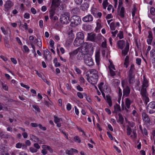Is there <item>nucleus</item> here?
<instances>
[{
	"instance_id": "nucleus-27",
	"label": "nucleus",
	"mask_w": 155,
	"mask_h": 155,
	"mask_svg": "<svg viewBox=\"0 0 155 155\" xmlns=\"http://www.w3.org/2000/svg\"><path fill=\"white\" fill-rule=\"evenodd\" d=\"M81 40L83 39L84 41V35L83 33L81 32H78L77 34V37Z\"/></svg>"
},
{
	"instance_id": "nucleus-42",
	"label": "nucleus",
	"mask_w": 155,
	"mask_h": 155,
	"mask_svg": "<svg viewBox=\"0 0 155 155\" xmlns=\"http://www.w3.org/2000/svg\"><path fill=\"white\" fill-rule=\"evenodd\" d=\"M74 141L75 142L80 143L81 142V140L80 137L78 136H76L74 137Z\"/></svg>"
},
{
	"instance_id": "nucleus-59",
	"label": "nucleus",
	"mask_w": 155,
	"mask_h": 155,
	"mask_svg": "<svg viewBox=\"0 0 155 155\" xmlns=\"http://www.w3.org/2000/svg\"><path fill=\"white\" fill-rule=\"evenodd\" d=\"M148 35L147 36L148 38H153L152 32L150 30L148 31Z\"/></svg>"
},
{
	"instance_id": "nucleus-3",
	"label": "nucleus",
	"mask_w": 155,
	"mask_h": 155,
	"mask_svg": "<svg viewBox=\"0 0 155 155\" xmlns=\"http://www.w3.org/2000/svg\"><path fill=\"white\" fill-rule=\"evenodd\" d=\"M60 20L61 23L67 24L69 23L70 20V13L68 12H65L61 15Z\"/></svg>"
},
{
	"instance_id": "nucleus-35",
	"label": "nucleus",
	"mask_w": 155,
	"mask_h": 155,
	"mask_svg": "<svg viewBox=\"0 0 155 155\" xmlns=\"http://www.w3.org/2000/svg\"><path fill=\"white\" fill-rule=\"evenodd\" d=\"M42 148H45L46 150H48L50 153H52L53 152L52 149L49 146L43 145H42Z\"/></svg>"
},
{
	"instance_id": "nucleus-63",
	"label": "nucleus",
	"mask_w": 155,
	"mask_h": 155,
	"mask_svg": "<svg viewBox=\"0 0 155 155\" xmlns=\"http://www.w3.org/2000/svg\"><path fill=\"white\" fill-rule=\"evenodd\" d=\"M29 150L30 152L32 153H36L37 151V150L33 147H30Z\"/></svg>"
},
{
	"instance_id": "nucleus-44",
	"label": "nucleus",
	"mask_w": 155,
	"mask_h": 155,
	"mask_svg": "<svg viewBox=\"0 0 155 155\" xmlns=\"http://www.w3.org/2000/svg\"><path fill=\"white\" fill-rule=\"evenodd\" d=\"M110 27L111 31H113L115 30L116 27L114 22H111L110 25Z\"/></svg>"
},
{
	"instance_id": "nucleus-16",
	"label": "nucleus",
	"mask_w": 155,
	"mask_h": 155,
	"mask_svg": "<svg viewBox=\"0 0 155 155\" xmlns=\"http://www.w3.org/2000/svg\"><path fill=\"white\" fill-rule=\"evenodd\" d=\"M125 44V41L124 40H119L118 41L117 43V45L118 48L122 50Z\"/></svg>"
},
{
	"instance_id": "nucleus-37",
	"label": "nucleus",
	"mask_w": 155,
	"mask_h": 155,
	"mask_svg": "<svg viewBox=\"0 0 155 155\" xmlns=\"http://www.w3.org/2000/svg\"><path fill=\"white\" fill-rule=\"evenodd\" d=\"M150 57L151 58L155 59V49H153L150 52Z\"/></svg>"
},
{
	"instance_id": "nucleus-14",
	"label": "nucleus",
	"mask_w": 155,
	"mask_h": 155,
	"mask_svg": "<svg viewBox=\"0 0 155 155\" xmlns=\"http://www.w3.org/2000/svg\"><path fill=\"white\" fill-rule=\"evenodd\" d=\"M83 21L85 22H88L93 20V17L91 14H88L84 17L82 18Z\"/></svg>"
},
{
	"instance_id": "nucleus-30",
	"label": "nucleus",
	"mask_w": 155,
	"mask_h": 155,
	"mask_svg": "<svg viewBox=\"0 0 155 155\" xmlns=\"http://www.w3.org/2000/svg\"><path fill=\"white\" fill-rule=\"evenodd\" d=\"M124 12H125V8H124L122 6L121 7L120 9V12L119 15L121 18H123L124 17Z\"/></svg>"
},
{
	"instance_id": "nucleus-26",
	"label": "nucleus",
	"mask_w": 155,
	"mask_h": 155,
	"mask_svg": "<svg viewBox=\"0 0 155 155\" xmlns=\"http://www.w3.org/2000/svg\"><path fill=\"white\" fill-rule=\"evenodd\" d=\"M89 7V4L86 2L84 3L81 6V9L83 11L87 10Z\"/></svg>"
},
{
	"instance_id": "nucleus-47",
	"label": "nucleus",
	"mask_w": 155,
	"mask_h": 155,
	"mask_svg": "<svg viewBox=\"0 0 155 155\" xmlns=\"http://www.w3.org/2000/svg\"><path fill=\"white\" fill-rule=\"evenodd\" d=\"M143 100H144L145 102L147 104V103L149 101V99L147 95H146L142 97Z\"/></svg>"
},
{
	"instance_id": "nucleus-29",
	"label": "nucleus",
	"mask_w": 155,
	"mask_h": 155,
	"mask_svg": "<svg viewBox=\"0 0 155 155\" xmlns=\"http://www.w3.org/2000/svg\"><path fill=\"white\" fill-rule=\"evenodd\" d=\"M4 42L5 47L8 48H9L10 45L9 44L8 38L6 37L4 38Z\"/></svg>"
},
{
	"instance_id": "nucleus-4",
	"label": "nucleus",
	"mask_w": 155,
	"mask_h": 155,
	"mask_svg": "<svg viewBox=\"0 0 155 155\" xmlns=\"http://www.w3.org/2000/svg\"><path fill=\"white\" fill-rule=\"evenodd\" d=\"M121 86L123 88V97H127L130 93V89L129 86L127 85L124 87V84L123 81H121Z\"/></svg>"
},
{
	"instance_id": "nucleus-24",
	"label": "nucleus",
	"mask_w": 155,
	"mask_h": 155,
	"mask_svg": "<svg viewBox=\"0 0 155 155\" xmlns=\"http://www.w3.org/2000/svg\"><path fill=\"white\" fill-rule=\"evenodd\" d=\"M106 101L107 103L108 104L109 106L111 107L112 105V102L110 96L109 95H107L106 96Z\"/></svg>"
},
{
	"instance_id": "nucleus-60",
	"label": "nucleus",
	"mask_w": 155,
	"mask_h": 155,
	"mask_svg": "<svg viewBox=\"0 0 155 155\" xmlns=\"http://www.w3.org/2000/svg\"><path fill=\"white\" fill-rule=\"evenodd\" d=\"M141 60L140 58H137L136 59V63L139 65L141 64Z\"/></svg>"
},
{
	"instance_id": "nucleus-34",
	"label": "nucleus",
	"mask_w": 155,
	"mask_h": 155,
	"mask_svg": "<svg viewBox=\"0 0 155 155\" xmlns=\"http://www.w3.org/2000/svg\"><path fill=\"white\" fill-rule=\"evenodd\" d=\"M126 132L128 136L130 135L132 132L131 128L128 125L126 126Z\"/></svg>"
},
{
	"instance_id": "nucleus-32",
	"label": "nucleus",
	"mask_w": 155,
	"mask_h": 155,
	"mask_svg": "<svg viewBox=\"0 0 155 155\" xmlns=\"http://www.w3.org/2000/svg\"><path fill=\"white\" fill-rule=\"evenodd\" d=\"M55 10L54 8L53 9L51 8L49 11V18L51 20L53 19V17L54 15Z\"/></svg>"
},
{
	"instance_id": "nucleus-8",
	"label": "nucleus",
	"mask_w": 155,
	"mask_h": 155,
	"mask_svg": "<svg viewBox=\"0 0 155 155\" xmlns=\"http://www.w3.org/2000/svg\"><path fill=\"white\" fill-rule=\"evenodd\" d=\"M14 5V3L11 0H7L4 5L5 11L7 12L9 11Z\"/></svg>"
},
{
	"instance_id": "nucleus-38",
	"label": "nucleus",
	"mask_w": 155,
	"mask_h": 155,
	"mask_svg": "<svg viewBox=\"0 0 155 155\" xmlns=\"http://www.w3.org/2000/svg\"><path fill=\"white\" fill-rule=\"evenodd\" d=\"M1 85L2 88L5 91H8V87L7 85L5 84L4 83L2 82L1 83Z\"/></svg>"
},
{
	"instance_id": "nucleus-20",
	"label": "nucleus",
	"mask_w": 155,
	"mask_h": 155,
	"mask_svg": "<svg viewBox=\"0 0 155 155\" xmlns=\"http://www.w3.org/2000/svg\"><path fill=\"white\" fill-rule=\"evenodd\" d=\"M95 61L96 63V64L98 66H99L100 65V52L99 51H97L96 52L95 55Z\"/></svg>"
},
{
	"instance_id": "nucleus-36",
	"label": "nucleus",
	"mask_w": 155,
	"mask_h": 155,
	"mask_svg": "<svg viewBox=\"0 0 155 155\" xmlns=\"http://www.w3.org/2000/svg\"><path fill=\"white\" fill-rule=\"evenodd\" d=\"M89 36L88 38V39L91 41H93L95 40V34H92L91 35L88 34Z\"/></svg>"
},
{
	"instance_id": "nucleus-17",
	"label": "nucleus",
	"mask_w": 155,
	"mask_h": 155,
	"mask_svg": "<svg viewBox=\"0 0 155 155\" xmlns=\"http://www.w3.org/2000/svg\"><path fill=\"white\" fill-rule=\"evenodd\" d=\"M0 28L4 35H7L8 34L10 35L11 31L9 27H8L5 28L3 27H1Z\"/></svg>"
},
{
	"instance_id": "nucleus-40",
	"label": "nucleus",
	"mask_w": 155,
	"mask_h": 155,
	"mask_svg": "<svg viewBox=\"0 0 155 155\" xmlns=\"http://www.w3.org/2000/svg\"><path fill=\"white\" fill-rule=\"evenodd\" d=\"M6 149L4 147H2V148H0V155H4L6 152Z\"/></svg>"
},
{
	"instance_id": "nucleus-15",
	"label": "nucleus",
	"mask_w": 155,
	"mask_h": 155,
	"mask_svg": "<svg viewBox=\"0 0 155 155\" xmlns=\"http://www.w3.org/2000/svg\"><path fill=\"white\" fill-rule=\"evenodd\" d=\"M84 41L83 39H80L76 38L74 41L73 44L76 47H78L81 45L84 42Z\"/></svg>"
},
{
	"instance_id": "nucleus-52",
	"label": "nucleus",
	"mask_w": 155,
	"mask_h": 155,
	"mask_svg": "<svg viewBox=\"0 0 155 155\" xmlns=\"http://www.w3.org/2000/svg\"><path fill=\"white\" fill-rule=\"evenodd\" d=\"M74 70L78 74H80L81 73V70L76 66H74Z\"/></svg>"
},
{
	"instance_id": "nucleus-56",
	"label": "nucleus",
	"mask_w": 155,
	"mask_h": 155,
	"mask_svg": "<svg viewBox=\"0 0 155 155\" xmlns=\"http://www.w3.org/2000/svg\"><path fill=\"white\" fill-rule=\"evenodd\" d=\"M109 70L110 74L111 76H115L116 74L115 72L113 70L111 69L110 67H109Z\"/></svg>"
},
{
	"instance_id": "nucleus-21",
	"label": "nucleus",
	"mask_w": 155,
	"mask_h": 155,
	"mask_svg": "<svg viewBox=\"0 0 155 155\" xmlns=\"http://www.w3.org/2000/svg\"><path fill=\"white\" fill-rule=\"evenodd\" d=\"M114 110L113 112V113H115L117 114L118 113L121 112L120 107L119 105L116 103L114 106Z\"/></svg>"
},
{
	"instance_id": "nucleus-33",
	"label": "nucleus",
	"mask_w": 155,
	"mask_h": 155,
	"mask_svg": "<svg viewBox=\"0 0 155 155\" xmlns=\"http://www.w3.org/2000/svg\"><path fill=\"white\" fill-rule=\"evenodd\" d=\"M91 13L94 16L96 17L97 16V8H92L91 9Z\"/></svg>"
},
{
	"instance_id": "nucleus-12",
	"label": "nucleus",
	"mask_w": 155,
	"mask_h": 155,
	"mask_svg": "<svg viewBox=\"0 0 155 155\" xmlns=\"http://www.w3.org/2000/svg\"><path fill=\"white\" fill-rule=\"evenodd\" d=\"M129 43L127 42L125 48L122 50L121 53L123 56H125L127 54L129 49Z\"/></svg>"
},
{
	"instance_id": "nucleus-48",
	"label": "nucleus",
	"mask_w": 155,
	"mask_h": 155,
	"mask_svg": "<svg viewBox=\"0 0 155 155\" xmlns=\"http://www.w3.org/2000/svg\"><path fill=\"white\" fill-rule=\"evenodd\" d=\"M108 4V3L107 2V0H105V1H103L102 3V5L103 6V8L104 9H106L107 6Z\"/></svg>"
},
{
	"instance_id": "nucleus-19",
	"label": "nucleus",
	"mask_w": 155,
	"mask_h": 155,
	"mask_svg": "<svg viewBox=\"0 0 155 155\" xmlns=\"http://www.w3.org/2000/svg\"><path fill=\"white\" fill-rule=\"evenodd\" d=\"M143 81L142 82V87L146 88L149 85L148 80L146 77L145 76H143Z\"/></svg>"
},
{
	"instance_id": "nucleus-58",
	"label": "nucleus",
	"mask_w": 155,
	"mask_h": 155,
	"mask_svg": "<svg viewBox=\"0 0 155 155\" xmlns=\"http://www.w3.org/2000/svg\"><path fill=\"white\" fill-rule=\"evenodd\" d=\"M54 42L52 39H50L49 41V44L50 47L52 48H54Z\"/></svg>"
},
{
	"instance_id": "nucleus-51",
	"label": "nucleus",
	"mask_w": 155,
	"mask_h": 155,
	"mask_svg": "<svg viewBox=\"0 0 155 155\" xmlns=\"http://www.w3.org/2000/svg\"><path fill=\"white\" fill-rule=\"evenodd\" d=\"M32 107L37 112H39L40 111L39 107L36 105L34 104L32 105Z\"/></svg>"
},
{
	"instance_id": "nucleus-23",
	"label": "nucleus",
	"mask_w": 155,
	"mask_h": 155,
	"mask_svg": "<svg viewBox=\"0 0 155 155\" xmlns=\"http://www.w3.org/2000/svg\"><path fill=\"white\" fill-rule=\"evenodd\" d=\"M135 66L134 64H132L130 65V68L128 71V74L135 75Z\"/></svg>"
},
{
	"instance_id": "nucleus-11",
	"label": "nucleus",
	"mask_w": 155,
	"mask_h": 155,
	"mask_svg": "<svg viewBox=\"0 0 155 155\" xmlns=\"http://www.w3.org/2000/svg\"><path fill=\"white\" fill-rule=\"evenodd\" d=\"M135 75L128 74L127 76V79L129 85H132L135 82Z\"/></svg>"
},
{
	"instance_id": "nucleus-57",
	"label": "nucleus",
	"mask_w": 155,
	"mask_h": 155,
	"mask_svg": "<svg viewBox=\"0 0 155 155\" xmlns=\"http://www.w3.org/2000/svg\"><path fill=\"white\" fill-rule=\"evenodd\" d=\"M72 105L69 103H68L66 105V109L68 111H70L71 109Z\"/></svg>"
},
{
	"instance_id": "nucleus-25",
	"label": "nucleus",
	"mask_w": 155,
	"mask_h": 155,
	"mask_svg": "<svg viewBox=\"0 0 155 155\" xmlns=\"http://www.w3.org/2000/svg\"><path fill=\"white\" fill-rule=\"evenodd\" d=\"M119 117L118 120L117 121L118 123H120V124H122L124 123V118L122 116L121 113H119L118 114Z\"/></svg>"
},
{
	"instance_id": "nucleus-45",
	"label": "nucleus",
	"mask_w": 155,
	"mask_h": 155,
	"mask_svg": "<svg viewBox=\"0 0 155 155\" xmlns=\"http://www.w3.org/2000/svg\"><path fill=\"white\" fill-rule=\"evenodd\" d=\"M23 48L24 50L23 51L24 52L29 53L30 51V50L28 47L26 45H24L23 46Z\"/></svg>"
},
{
	"instance_id": "nucleus-18",
	"label": "nucleus",
	"mask_w": 155,
	"mask_h": 155,
	"mask_svg": "<svg viewBox=\"0 0 155 155\" xmlns=\"http://www.w3.org/2000/svg\"><path fill=\"white\" fill-rule=\"evenodd\" d=\"M59 0H53L51 8L52 9L54 8V10H56V8L59 6Z\"/></svg>"
},
{
	"instance_id": "nucleus-1",
	"label": "nucleus",
	"mask_w": 155,
	"mask_h": 155,
	"mask_svg": "<svg viewBox=\"0 0 155 155\" xmlns=\"http://www.w3.org/2000/svg\"><path fill=\"white\" fill-rule=\"evenodd\" d=\"M91 75L87 77V80L91 84L95 85L97 83L98 79V72L94 70H92L90 71Z\"/></svg>"
},
{
	"instance_id": "nucleus-61",
	"label": "nucleus",
	"mask_w": 155,
	"mask_h": 155,
	"mask_svg": "<svg viewBox=\"0 0 155 155\" xmlns=\"http://www.w3.org/2000/svg\"><path fill=\"white\" fill-rule=\"evenodd\" d=\"M38 126L40 130H42L45 131L47 129L45 127H43L42 125L41 124H39Z\"/></svg>"
},
{
	"instance_id": "nucleus-41",
	"label": "nucleus",
	"mask_w": 155,
	"mask_h": 155,
	"mask_svg": "<svg viewBox=\"0 0 155 155\" xmlns=\"http://www.w3.org/2000/svg\"><path fill=\"white\" fill-rule=\"evenodd\" d=\"M117 37L119 39H121L124 38V32L123 31H119V33L117 35Z\"/></svg>"
},
{
	"instance_id": "nucleus-22",
	"label": "nucleus",
	"mask_w": 155,
	"mask_h": 155,
	"mask_svg": "<svg viewBox=\"0 0 155 155\" xmlns=\"http://www.w3.org/2000/svg\"><path fill=\"white\" fill-rule=\"evenodd\" d=\"M66 153L68 155H72L74 153H78V150L74 148H71L70 150H67L66 151Z\"/></svg>"
},
{
	"instance_id": "nucleus-46",
	"label": "nucleus",
	"mask_w": 155,
	"mask_h": 155,
	"mask_svg": "<svg viewBox=\"0 0 155 155\" xmlns=\"http://www.w3.org/2000/svg\"><path fill=\"white\" fill-rule=\"evenodd\" d=\"M118 96L119 97V99H120L121 98L122 96V91L120 87H118Z\"/></svg>"
},
{
	"instance_id": "nucleus-7",
	"label": "nucleus",
	"mask_w": 155,
	"mask_h": 155,
	"mask_svg": "<svg viewBox=\"0 0 155 155\" xmlns=\"http://www.w3.org/2000/svg\"><path fill=\"white\" fill-rule=\"evenodd\" d=\"M80 48L79 47L69 52V54L70 56L69 60L70 61H72L75 58L76 55L80 51Z\"/></svg>"
},
{
	"instance_id": "nucleus-49",
	"label": "nucleus",
	"mask_w": 155,
	"mask_h": 155,
	"mask_svg": "<svg viewBox=\"0 0 155 155\" xmlns=\"http://www.w3.org/2000/svg\"><path fill=\"white\" fill-rule=\"evenodd\" d=\"M3 106V104L2 103H0V110H8V108L7 107H4Z\"/></svg>"
},
{
	"instance_id": "nucleus-53",
	"label": "nucleus",
	"mask_w": 155,
	"mask_h": 155,
	"mask_svg": "<svg viewBox=\"0 0 155 155\" xmlns=\"http://www.w3.org/2000/svg\"><path fill=\"white\" fill-rule=\"evenodd\" d=\"M22 27L23 28L25 31L28 30V25L25 22L23 25H22Z\"/></svg>"
},
{
	"instance_id": "nucleus-5",
	"label": "nucleus",
	"mask_w": 155,
	"mask_h": 155,
	"mask_svg": "<svg viewBox=\"0 0 155 155\" xmlns=\"http://www.w3.org/2000/svg\"><path fill=\"white\" fill-rule=\"evenodd\" d=\"M146 110L150 114L155 113V101L150 102L147 106Z\"/></svg>"
},
{
	"instance_id": "nucleus-39",
	"label": "nucleus",
	"mask_w": 155,
	"mask_h": 155,
	"mask_svg": "<svg viewBox=\"0 0 155 155\" xmlns=\"http://www.w3.org/2000/svg\"><path fill=\"white\" fill-rule=\"evenodd\" d=\"M54 121L55 124H57L59 122L61 121L62 120V119L61 118H58L57 116L54 115Z\"/></svg>"
},
{
	"instance_id": "nucleus-28",
	"label": "nucleus",
	"mask_w": 155,
	"mask_h": 155,
	"mask_svg": "<svg viewBox=\"0 0 155 155\" xmlns=\"http://www.w3.org/2000/svg\"><path fill=\"white\" fill-rule=\"evenodd\" d=\"M146 93V88L142 87L140 91V94L142 96V97L147 95Z\"/></svg>"
},
{
	"instance_id": "nucleus-10",
	"label": "nucleus",
	"mask_w": 155,
	"mask_h": 155,
	"mask_svg": "<svg viewBox=\"0 0 155 155\" xmlns=\"http://www.w3.org/2000/svg\"><path fill=\"white\" fill-rule=\"evenodd\" d=\"M142 117L143 120L146 123L149 124L150 121V118L147 114L145 112H143L142 113Z\"/></svg>"
},
{
	"instance_id": "nucleus-9",
	"label": "nucleus",
	"mask_w": 155,
	"mask_h": 155,
	"mask_svg": "<svg viewBox=\"0 0 155 155\" xmlns=\"http://www.w3.org/2000/svg\"><path fill=\"white\" fill-rule=\"evenodd\" d=\"M85 63L87 66H91L93 65L94 62L93 60L90 57H87L86 58L84 59Z\"/></svg>"
},
{
	"instance_id": "nucleus-43",
	"label": "nucleus",
	"mask_w": 155,
	"mask_h": 155,
	"mask_svg": "<svg viewBox=\"0 0 155 155\" xmlns=\"http://www.w3.org/2000/svg\"><path fill=\"white\" fill-rule=\"evenodd\" d=\"M53 63L54 64V66L56 67H60L61 66L60 64L58 62V60L57 58H55L53 60Z\"/></svg>"
},
{
	"instance_id": "nucleus-55",
	"label": "nucleus",
	"mask_w": 155,
	"mask_h": 155,
	"mask_svg": "<svg viewBox=\"0 0 155 155\" xmlns=\"http://www.w3.org/2000/svg\"><path fill=\"white\" fill-rule=\"evenodd\" d=\"M87 107L88 109L91 112L94 114H96V113L94 111L93 109L90 105H88L87 106Z\"/></svg>"
},
{
	"instance_id": "nucleus-50",
	"label": "nucleus",
	"mask_w": 155,
	"mask_h": 155,
	"mask_svg": "<svg viewBox=\"0 0 155 155\" xmlns=\"http://www.w3.org/2000/svg\"><path fill=\"white\" fill-rule=\"evenodd\" d=\"M101 47L104 48H106L107 47V42L106 40L105 39L104 41L102 42Z\"/></svg>"
},
{
	"instance_id": "nucleus-13",
	"label": "nucleus",
	"mask_w": 155,
	"mask_h": 155,
	"mask_svg": "<svg viewBox=\"0 0 155 155\" xmlns=\"http://www.w3.org/2000/svg\"><path fill=\"white\" fill-rule=\"evenodd\" d=\"M132 102V101L130 100L129 98H127L125 99V110L126 111L128 110V109L130 108V106Z\"/></svg>"
},
{
	"instance_id": "nucleus-31",
	"label": "nucleus",
	"mask_w": 155,
	"mask_h": 155,
	"mask_svg": "<svg viewBox=\"0 0 155 155\" xmlns=\"http://www.w3.org/2000/svg\"><path fill=\"white\" fill-rule=\"evenodd\" d=\"M0 136L2 138L7 139L9 137V135L7 133L2 132L0 133Z\"/></svg>"
},
{
	"instance_id": "nucleus-2",
	"label": "nucleus",
	"mask_w": 155,
	"mask_h": 155,
	"mask_svg": "<svg viewBox=\"0 0 155 155\" xmlns=\"http://www.w3.org/2000/svg\"><path fill=\"white\" fill-rule=\"evenodd\" d=\"M70 21V25L71 27H74L80 24L81 22V19L79 16L73 15L71 17Z\"/></svg>"
},
{
	"instance_id": "nucleus-64",
	"label": "nucleus",
	"mask_w": 155,
	"mask_h": 155,
	"mask_svg": "<svg viewBox=\"0 0 155 155\" xmlns=\"http://www.w3.org/2000/svg\"><path fill=\"white\" fill-rule=\"evenodd\" d=\"M150 12L151 14L153 15H155V8L154 7H152L150 9Z\"/></svg>"
},
{
	"instance_id": "nucleus-6",
	"label": "nucleus",
	"mask_w": 155,
	"mask_h": 155,
	"mask_svg": "<svg viewBox=\"0 0 155 155\" xmlns=\"http://www.w3.org/2000/svg\"><path fill=\"white\" fill-rule=\"evenodd\" d=\"M85 51H82V49L81 50V51H79L77 56V58L78 60L81 61L84 59L86 55L88 54V49L86 47L85 48Z\"/></svg>"
},
{
	"instance_id": "nucleus-54",
	"label": "nucleus",
	"mask_w": 155,
	"mask_h": 155,
	"mask_svg": "<svg viewBox=\"0 0 155 155\" xmlns=\"http://www.w3.org/2000/svg\"><path fill=\"white\" fill-rule=\"evenodd\" d=\"M104 84V83L103 82H101L98 85V87L99 89L101 91V90H103L104 89L102 88V87Z\"/></svg>"
},
{
	"instance_id": "nucleus-62",
	"label": "nucleus",
	"mask_w": 155,
	"mask_h": 155,
	"mask_svg": "<svg viewBox=\"0 0 155 155\" xmlns=\"http://www.w3.org/2000/svg\"><path fill=\"white\" fill-rule=\"evenodd\" d=\"M15 39L19 45L21 46L23 45V44L19 38L18 37H16Z\"/></svg>"
}]
</instances>
